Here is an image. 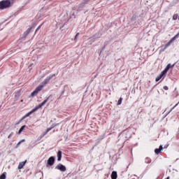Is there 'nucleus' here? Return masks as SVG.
Returning <instances> with one entry per match:
<instances>
[{"mask_svg":"<svg viewBox=\"0 0 179 179\" xmlns=\"http://www.w3.org/2000/svg\"><path fill=\"white\" fill-rule=\"evenodd\" d=\"M51 97V95H50L47 99H45L42 103H41L39 105H38L36 107H35L34 109H32L31 111H29V113H27L24 116H23L22 117V119L20 120V122H22V121H23V120H24V118L27 117H30V115H31V114H33V113H36V111H37V110H38V108H41V107H43V106H44L47 101H48L50 100V98Z\"/></svg>","mask_w":179,"mask_h":179,"instance_id":"f257e3e1","label":"nucleus"},{"mask_svg":"<svg viewBox=\"0 0 179 179\" xmlns=\"http://www.w3.org/2000/svg\"><path fill=\"white\" fill-rule=\"evenodd\" d=\"M12 6V2L10 0H3L0 1V10H3V9H8Z\"/></svg>","mask_w":179,"mask_h":179,"instance_id":"f03ea898","label":"nucleus"},{"mask_svg":"<svg viewBox=\"0 0 179 179\" xmlns=\"http://www.w3.org/2000/svg\"><path fill=\"white\" fill-rule=\"evenodd\" d=\"M55 77V74H52L50 75L49 76H48L42 83L41 84L43 86H45V85H47L50 80L51 79H52V78Z\"/></svg>","mask_w":179,"mask_h":179,"instance_id":"7ed1b4c3","label":"nucleus"},{"mask_svg":"<svg viewBox=\"0 0 179 179\" xmlns=\"http://www.w3.org/2000/svg\"><path fill=\"white\" fill-rule=\"evenodd\" d=\"M43 87H44V85H38L36 89L35 90L31 92V96H35V94H37V93H38V92H41V90H43Z\"/></svg>","mask_w":179,"mask_h":179,"instance_id":"20e7f679","label":"nucleus"},{"mask_svg":"<svg viewBox=\"0 0 179 179\" xmlns=\"http://www.w3.org/2000/svg\"><path fill=\"white\" fill-rule=\"evenodd\" d=\"M57 125H58V124H52L51 127L48 128L41 135V138H44V136H45V135H47L48 132H50V131H51V129H52L53 128H55V127H57Z\"/></svg>","mask_w":179,"mask_h":179,"instance_id":"39448f33","label":"nucleus"},{"mask_svg":"<svg viewBox=\"0 0 179 179\" xmlns=\"http://www.w3.org/2000/svg\"><path fill=\"white\" fill-rule=\"evenodd\" d=\"M55 169H56L57 170H59L60 171H62V172L66 171V167H65V166H64V165L62 164H58L55 166Z\"/></svg>","mask_w":179,"mask_h":179,"instance_id":"423d86ee","label":"nucleus"},{"mask_svg":"<svg viewBox=\"0 0 179 179\" xmlns=\"http://www.w3.org/2000/svg\"><path fill=\"white\" fill-rule=\"evenodd\" d=\"M174 65H176V64H173V65H171V64H167V66H166V68L164 69V71H162V73H164L166 75V73H167V72H169V70L171 68L174 67Z\"/></svg>","mask_w":179,"mask_h":179,"instance_id":"0eeeda50","label":"nucleus"},{"mask_svg":"<svg viewBox=\"0 0 179 179\" xmlns=\"http://www.w3.org/2000/svg\"><path fill=\"white\" fill-rule=\"evenodd\" d=\"M31 27L28 28L27 29V31L24 33V34L22 35V36L21 37V40H24V38H26V37H27V36L29 35V34L30 33V31H31Z\"/></svg>","mask_w":179,"mask_h":179,"instance_id":"6e6552de","label":"nucleus"},{"mask_svg":"<svg viewBox=\"0 0 179 179\" xmlns=\"http://www.w3.org/2000/svg\"><path fill=\"white\" fill-rule=\"evenodd\" d=\"M55 162V157H50L48 159V166H52L54 164Z\"/></svg>","mask_w":179,"mask_h":179,"instance_id":"1a4fd4ad","label":"nucleus"},{"mask_svg":"<svg viewBox=\"0 0 179 179\" xmlns=\"http://www.w3.org/2000/svg\"><path fill=\"white\" fill-rule=\"evenodd\" d=\"M170 44H171L170 42L167 43L166 44H165L164 45H162L161 48H160V50H159V52L162 53L164 51H165V50L167 48V47H169L170 45Z\"/></svg>","mask_w":179,"mask_h":179,"instance_id":"9d476101","label":"nucleus"},{"mask_svg":"<svg viewBox=\"0 0 179 179\" xmlns=\"http://www.w3.org/2000/svg\"><path fill=\"white\" fill-rule=\"evenodd\" d=\"M27 162V160L20 162V164L18 165L19 170H22V169H23V167H24V165L26 164Z\"/></svg>","mask_w":179,"mask_h":179,"instance_id":"9b49d317","label":"nucleus"},{"mask_svg":"<svg viewBox=\"0 0 179 179\" xmlns=\"http://www.w3.org/2000/svg\"><path fill=\"white\" fill-rule=\"evenodd\" d=\"M111 179H117L118 178V175L117 173V171H113L110 175Z\"/></svg>","mask_w":179,"mask_h":179,"instance_id":"f8f14e48","label":"nucleus"},{"mask_svg":"<svg viewBox=\"0 0 179 179\" xmlns=\"http://www.w3.org/2000/svg\"><path fill=\"white\" fill-rule=\"evenodd\" d=\"M61 159H62V151L59 150L57 152V161L61 162Z\"/></svg>","mask_w":179,"mask_h":179,"instance_id":"ddd939ff","label":"nucleus"},{"mask_svg":"<svg viewBox=\"0 0 179 179\" xmlns=\"http://www.w3.org/2000/svg\"><path fill=\"white\" fill-rule=\"evenodd\" d=\"M127 132H128V130L123 131L122 133L119 135V136H120V138H128V136H127Z\"/></svg>","mask_w":179,"mask_h":179,"instance_id":"4468645a","label":"nucleus"},{"mask_svg":"<svg viewBox=\"0 0 179 179\" xmlns=\"http://www.w3.org/2000/svg\"><path fill=\"white\" fill-rule=\"evenodd\" d=\"M162 150H163V145H160L159 148H156L155 150V152L156 155H159V153H160V152H162Z\"/></svg>","mask_w":179,"mask_h":179,"instance_id":"2eb2a0df","label":"nucleus"},{"mask_svg":"<svg viewBox=\"0 0 179 179\" xmlns=\"http://www.w3.org/2000/svg\"><path fill=\"white\" fill-rule=\"evenodd\" d=\"M164 75H165L164 73L161 72L160 75L156 78L155 79L156 82H159V80H160V79H162V78H163Z\"/></svg>","mask_w":179,"mask_h":179,"instance_id":"dca6fc26","label":"nucleus"},{"mask_svg":"<svg viewBox=\"0 0 179 179\" xmlns=\"http://www.w3.org/2000/svg\"><path fill=\"white\" fill-rule=\"evenodd\" d=\"M179 37V34H176L174 37H173L170 41L169 43L171 44L174 41V40L178 38Z\"/></svg>","mask_w":179,"mask_h":179,"instance_id":"f3484780","label":"nucleus"},{"mask_svg":"<svg viewBox=\"0 0 179 179\" xmlns=\"http://www.w3.org/2000/svg\"><path fill=\"white\" fill-rule=\"evenodd\" d=\"M26 125H23L22 127H20V129L18 131V134L20 135V134H22V132H23V130L24 129V128H26Z\"/></svg>","mask_w":179,"mask_h":179,"instance_id":"a211bd4d","label":"nucleus"},{"mask_svg":"<svg viewBox=\"0 0 179 179\" xmlns=\"http://www.w3.org/2000/svg\"><path fill=\"white\" fill-rule=\"evenodd\" d=\"M145 163H146L147 164H149L152 163V159L150 157H146L145 159Z\"/></svg>","mask_w":179,"mask_h":179,"instance_id":"6ab92c4d","label":"nucleus"},{"mask_svg":"<svg viewBox=\"0 0 179 179\" xmlns=\"http://www.w3.org/2000/svg\"><path fill=\"white\" fill-rule=\"evenodd\" d=\"M94 38H100L101 37V34L98 33L93 36Z\"/></svg>","mask_w":179,"mask_h":179,"instance_id":"aec40b11","label":"nucleus"},{"mask_svg":"<svg viewBox=\"0 0 179 179\" xmlns=\"http://www.w3.org/2000/svg\"><path fill=\"white\" fill-rule=\"evenodd\" d=\"M79 37V33H77L75 36V38H73V42L76 43V41H78V38Z\"/></svg>","mask_w":179,"mask_h":179,"instance_id":"412c9836","label":"nucleus"},{"mask_svg":"<svg viewBox=\"0 0 179 179\" xmlns=\"http://www.w3.org/2000/svg\"><path fill=\"white\" fill-rule=\"evenodd\" d=\"M0 179H6V174L4 173H2L1 176H0Z\"/></svg>","mask_w":179,"mask_h":179,"instance_id":"4be33fe9","label":"nucleus"},{"mask_svg":"<svg viewBox=\"0 0 179 179\" xmlns=\"http://www.w3.org/2000/svg\"><path fill=\"white\" fill-rule=\"evenodd\" d=\"M178 19V14H174L173 16V20H177Z\"/></svg>","mask_w":179,"mask_h":179,"instance_id":"5701e85b","label":"nucleus"},{"mask_svg":"<svg viewBox=\"0 0 179 179\" xmlns=\"http://www.w3.org/2000/svg\"><path fill=\"white\" fill-rule=\"evenodd\" d=\"M23 142H24V139H22L20 141H19L16 145V148H19V146H20V144Z\"/></svg>","mask_w":179,"mask_h":179,"instance_id":"b1692460","label":"nucleus"},{"mask_svg":"<svg viewBox=\"0 0 179 179\" xmlns=\"http://www.w3.org/2000/svg\"><path fill=\"white\" fill-rule=\"evenodd\" d=\"M122 103V98H120L117 101V106H121V103Z\"/></svg>","mask_w":179,"mask_h":179,"instance_id":"393cba45","label":"nucleus"},{"mask_svg":"<svg viewBox=\"0 0 179 179\" xmlns=\"http://www.w3.org/2000/svg\"><path fill=\"white\" fill-rule=\"evenodd\" d=\"M177 106H178V103H177L171 110H170L169 112H168V114H170V113H171V111H173V110L174 109L175 107H177Z\"/></svg>","mask_w":179,"mask_h":179,"instance_id":"a878e982","label":"nucleus"},{"mask_svg":"<svg viewBox=\"0 0 179 179\" xmlns=\"http://www.w3.org/2000/svg\"><path fill=\"white\" fill-rule=\"evenodd\" d=\"M164 90H169V87H167V86H164Z\"/></svg>","mask_w":179,"mask_h":179,"instance_id":"bb28decb","label":"nucleus"},{"mask_svg":"<svg viewBox=\"0 0 179 179\" xmlns=\"http://www.w3.org/2000/svg\"><path fill=\"white\" fill-rule=\"evenodd\" d=\"M12 135H13V133H11V134H10L8 135V138H11Z\"/></svg>","mask_w":179,"mask_h":179,"instance_id":"cd10ccee","label":"nucleus"},{"mask_svg":"<svg viewBox=\"0 0 179 179\" xmlns=\"http://www.w3.org/2000/svg\"><path fill=\"white\" fill-rule=\"evenodd\" d=\"M40 27H41V25H40V26L36 29V31H37L40 29Z\"/></svg>","mask_w":179,"mask_h":179,"instance_id":"c85d7f7f","label":"nucleus"},{"mask_svg":"<svg viewBox=\"0 0 179 179\" xmlns=\"http://www.w3.org/2000/svg\"><path fill=\"white\" fill-rule=\"evenodd\" d=\"M90 0H84V2H89Z\"/></svg>","mask_w":179,"mask_h":179,"instance_id":"c756f323","label":"nucleus"},{"mask_svg":"<svg viewBox=\"0 0 179 179\" xmlns=\"http://www.w3.org/2000/svg\"><path fill=\"white\" fill-rule=\"evenodd\" d=\"M134 17H132V18H131V22H134Z\"/></svg>","mask_w":179,"mask_h":179,"instance_id":"7c9ffc66","label":"nucleus"},{"mask_svg":"<svg viewBox=\"0 0 179 179\" xmlns=\"http://www.w3.org/2000/svg\"><path fill=\"white\" fill-rule=\"evenodd\" d=\"M0 108H1V106H0Z\"/></svg>","mask_w":179,"mask_h":179,"instance_id":"2f4dec72","label":"nucleus"}]
</instances>
